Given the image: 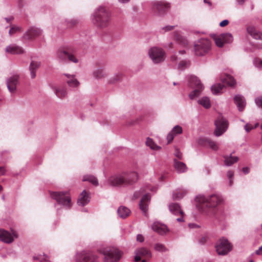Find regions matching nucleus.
Segmentation results:
<instances>
[{
  "mask_svg": "<svg viewBox=\"0 0 262 262\" xmlns=\"http://www.w3.org/2000/svg\"><path fill=\"white\" fill-rule=\"evenodd\" d=\"M64 75L67 78V83L70 87L73 88L78 87L80 83L76 78L75 75L64 74Z\"/></svg>",
  "mask_w": 262,
  "mask_h": 262,
  "instance_id": "obj_29",
  "label": "nucleus"
},
{
  "mask_svg": "<svg viewBox=\"0 0 262 262\" xmlns=\"http://www.w3.org/2000/svg\"><path fill=\"white\" fill-rule=\"evenodd\" d=\"M215 125L214 135L219 137L226 132L228 127V123L227 120L220 115L215 121Z\"/></svg>",
  "mask_w": 262,
  "mask_h": 262,
  "instance_id": "obj_13",
  "label": "nucleus"
},
{
  "mask_svg": "<svg viewBox=\"0 0 262 262\" xmlns=\"http://www.w3.org/2000/svg\"><path fill=\"white\" fill-rule=\"evenodd\" d=\"M228 24H229V20L227 19H225V20L222 21L220 23V26L221 27H223L227 26Z\"/></svg>",
  "mask_w": 262,
  "mask_h": 262,
  "instance_id": "obj_51",
  "label": "nucleus"
},
{
  "mask_svg": "<svg viewBox=\"0 0 262 262\" xmlns=\"http://www.w3.org/2000/svg\"><path fill=\"white\" fill-rule=\"evenodd\" d=\"M247 31L253 39L262 40V33L255 27L248 26L247 28Z\"/></svg>",
  "mask_w": 262,
  "mask_h": 262,
  "instance_id": "obj_23",
  "label": "nucleus"
},
{
  "mask_svg": "<svg viewBox=\"0 0 262 262\" xmlns=\"http://www.w3.org/2000/svg\"><path fill=\"white\" fill-rule=\"evenodd\" d=\"M174 155L178 159H182V154L180 152V151L177 148L175 149Z\"/></svg>",
  "mask_w": 262,
  "mask_h": 262,
  "instance_id": "obj_47",
  "label": "nucleus"
},
{
  "mask_svg": "<svg viewBox=\"0 0 262 262\" xmlns=\"http://www.w3.org/2000/svg\"><path fill=\"white\" fill-rule=\"evenodd\" d=\"M253 63L256 68H262V60L259 58H255L253 60Z\"/></svg>",
  "mask_w": 262,
  "mask_h": 262,
  "instance_id": "obj_45",
  "label": "nucleus"
},
{
  "mask_svg": "<svg viewBox=\"0 0 262 262\" xmlns=\"http://www.w3.org/2000/svg\"><path fill=\"white\" fill-rule=\"evenodd\" d=\"M213 39L219 47H223L224 43H230L233 41V37L230 33H224L219 35H214Z\"/></svg>",
  "mask_w": 262,
  "mask_h": 262,
  "instance_id": "obj_15",
  "label": "nucleus"
},
{
  "mask_svg": "<svg viewBox=\"0 0 262 262\" xmlns=\"http://www.w3.org/2000/svg\"><path fill=\"white\" fill-rule=\"evenodd\" d=\"M56 58L61 62H67L69 61L77 63L78 60L74 55L64 49H59L56 52Z\"/></svg>",
  "mask_w": 262,
  "mask_h": 262,
  "instance_id": "obj_14",
  "label": "nucleus"
},
{
  "mask_svg": "<svg viewBox=\"0 0 262 262\" xmlns=\"http://www.w3.org/2000/svg\"><path fill=\"white\" fill-rule=\"evenodd\" d=\"M170 7V4L164 1H156L152 4L151 11L155 15L164 16Z\"/></svg>",
  "mask_w": 262,
  "mask_h": 262,
  "instance_id": "obj_9",
  "label": "nucleus"
},
{
  "mask_svg": "<svg viewBox=\"0 0 262 262\" xmlns=\"http://www.w3.org/2000/svg\"><path fill=\"white\" fill-rule=\"evenodd\" d=\"M34 260H38L40 261L48 262V257L47 255L43 254V255L39 254L33 256Z\"/></svg>",
  "mask_w": 262,
  "mask_h": 262,
  "instance_id": "obj_43",
  "label": "nucleus"
},
{
  "mask_svg": "<svg viewBox=\"0 0 262 262\" xmlns=\"http://www.w3.org/2000/svg\"><path fill=\"white\" fill-rule=\"evenodd\" d=\"M174 167L178 173L184 172L187 170V167L185 163L182 162L178 161L176 159H174Z\"/></svg>",
  "mask_w": 262,
  "mask_h": 262,
  "instance_id": "obj_32",
  "label": "nucleus"
},
{
  "mask_svg": "<svg viewBox=\"0 0 262 262\" xmlns=\"http://www.w3.org/2000/svg\"><path fill=\"white\" fill-rule=\"evenodd\" d=\"M42 30L35 26L29 27L24 34L23 37L27 40H32L42 35Z\"/></svg>",
  "mask_w": 262,
  "mask_h": 262,
  "instance_id": "obj_17",
  "label": "nucleus"
},
{
  "mask_svg": "<svg viewBox=\"0 0 262 262\" xmlns=\"http://www.w3.org/2000/svg\"><path fill=\"white\" fill-rule=\"evenodd\" d=\"M117 213L120 217L125 219L130 214V210L126 207L121 206L118 208Z\"/></svg>",
  "mask_w": 262,
  "mask_h": 262,
  "instance_id": "obj_33",
  "label": "nucleus"
},
{
  "mask_svg": "<svg viewBox=\"0 0 262 262\" xmlns=\"http://www.w3.org/2000/svg\"><path fill=\"white\" fill-rule=\"evenodd\" d=\"M5 19L7 23H9L13 19V17H6Z\"/></svg>",
  "mask_w": 262,
  "mask_h": 262,
  "instance_id": "obj_61",
  "label": "nucleus"
},
{
  "mask_svg": "<svg viewBox=\"0 0 262 262\" xmlns=\"http://www.w3.org/2000/svg\"><path fill=\"white\" fill-rule=\"evenodd\" d=\"M145 191H146V190H142V189H141L139 192H136L134 193L135 198H136V199L138 198L141 194H142L144 192H145Z\"/></svg>",
  "mask_w": 262,
  "mask_h": 262,
  "instance_id": "obj_50",
  "label": "nucleus"
},
{
  "mask_svg": "<svg viewBox=\"0 0 262 262\" xmlns=\"http://www.w3.org/2000/svg\"><path fill=\"white\" fill-rule=\"evenodd\" d=\"M199 143L204 146H208L214 150H216L218 149V146L216 143L208 138H200L199 140Z\"/></svg>",
  "mask_w": 262,
  "mask_h": 262,
  "instance_id": "obj_26",
  "label": "nucleus"
},
{
  "mask_svg": "<svg viewBox=\"0 0 262 262\" xmlns=\"http://www.w3.org/2000/svg\"><path fill=\"white\" fill-rule=\"evenodd\" d=\"M239 5H243L247 0H236Z\"/></svg>",
  "mask_w": 262,
  "mask_h": 262,
  "instance_id": "obj_57",
  "label": "nucleus"
},
{
  "mask_svg": "<svg viewBox=\"0 0 262 262\" xmlns=\"http://www.w3.org/2000/svg\"><path fill=\"white\" fill-rule=\"evenodd\" d=\"M227 175L229 179H233V172L232 171H228Z\"/></svg>",
  "mask_w": 262,
  "mask_h": 262,
  "instance_id": "obj_53",
  "label": "nucleus"
},
{
  "mask_svg": "<svg viewBox=\"0 0 262 262\" xmlns=\"http://www.w3.org/2000/svg\"><path fill=\"white\" fill-rule=\"evenodd\" d=\"M51 197L56 201L57 204H55V207L57 210L59 208L57 205H59L67 208H70L72 205L71 199L70 194L68 191L65 192H50Z\"/></svg>",
  "mask_w": 262,
  "mask_h": 262,
  "instance_id": "obj_4",
  "label": "nucleus"
},
{
  "mask_svg": "<svg viewBox=\"0 0 262 262\" xmlns=\"http://www.w3.org/2000/svg\"><path fill=\"white\" fill-rule=\"evenodd\" d=\"M135 261L138 262L141 260L142 257L144 258H150L152 257L151 252L145 247H140L135 251Z\"/></svg>",
  "mask_w": 262,
  "mask_h": 262,
  "instance_id": "obj_19",
  "label": "nucleus"
},
{
  "mask_svg": "<svg viewBox=\"0 0 262 262\" xmlns=\"http://www.w3.org/2000/svg\"><path fill=\"white\" fill-rule=\"evenodd\" d=\"M40 62L37 61H32L29 66V71L30 72L31 77L32 79L36 77V71L37 69L40 67Z\"/></svg>",
  "mask_w": 262,
  "mask_h": 262,
  "instance_id": "obj_31",
  "label": "nucleus"
},
{
  "mask_svg": "<svg viewBox=\"0 0 262 262\" xmlns=\"http://www.w3.org/2000/svg\"><path fill=\"white\" fill-rule=\"evenodd\" d=\"M198 102L206 109L211 107L210 100L208 97H203L198 101Z\"/></svg>",
  "mask_w": 262,
  "mask_h": 262,
  "instance_id": "obj_36",
  "label": "nucleus"
},
{
  "mask_svg": "<svg viewBox=\"0 0 262 262\" xmlns=\"http://www.w3.org/2000/svg\"><path fill=\"white\" fill-rule=\"evenodd\" d=\"M144 240V238L142 234H138L137 236V241L139 242H143Z\"/></svg>",
  "mask_w": 262,
  "mask_h": 262,
  "instance_id": "obj_52",
  "label": "nucleus"
},
{
  "mask_svg": "<svg viewBox=\"0 0 262 262\" xmlns=\"http://www.w3.org/2000/svg\"><path fill=\"white\" fill-rule=\"evenodd\" d=\"M56 96L60 99L63 98L68 94L67 89L65 85L51 86Z\"/></svg>",
  "mask_w": 262,
  "mask_h": 262,
  "instance_id": "obj_22",
  "label": "nucleus"
},
{
  "mask_svg": "<svg viewBox=\"0 0 262 262\" xmlns=\"http://www.w3.org/2000/svg\"><path fill=\"white\" fill-rule=\"evenodd\" d=\"M146 145L153 150H159L161 149V147L155 144L153 140L149 137L146 139Z\"/></svg>",
  "mask_w": 262,
  "mask_h": 262,
  "instance_id": "obj_39",
  "label": "nucleus"
},
{
  "mask_svg": "<svg viewBox=\"0 0 262 262\" xmlns=\"http://www.w3.org/2000/svg\"><path fill=\"white\" fill-rule=\"evenodd\" d=\"M129 1L130 0H118V2L122 4H125L128 3Z\"/></svg>",
  "mask_w": 262,
  "mask_h": 262,
  "instance_id": "obj_60",
  "label": "nucleus"
},
{
  "mask_svg": "<svg viewBox=\"0 0 262 262\" xmlns=\"http://www.w3.org/2000/svg\"><path fill=\"white\" fill-rule=\"evenodd\" d=\"M147 189H150L151 191H156L157 188L155 187H150L149 186H146Z\"/></svg>",
  "mask_w": 262,
  "mask_h": 262,
  "instance_id": "obj_58",
  "label": "nucleus"
},
{
  "mask_svg": "<svg viewBox=\"0 0 262 262\" xmlns=\"http://www.w3.org/2000/svg\"><path fill=\"white\" fill-rule=\"evenodd\" d=\"M75 262H98V257L92 252L83 251L76 254Z\"/></svg>",
  "mask_w": 262,
  "mask_h": 262,
  "instance_id": "obj_11",
  "label": "nucleus"
},
{
  "mask_svg": "<svg viewBox=\"0 0 262 262\" xmlns=\"http://www.w3.org/2000/svg\"><path fill=\"white\" fill-rule=\"evenodd\" d=\"M5 51L11 54H20L24 52V49L21 47L15 44L10 45L6 47Z\"/></svg>",
  "mask_w": 262,
  "mask_h": 262,
  "instance_id": "obj_27",
  "label": "nucleus"
},
{
  "mask_svg": "<svg viewBox=\"0 0 262 262\" xmlns=\"http://www.w3.org/2000/svg\"><path fill=\"white\" fill-rule=\"evenodd\" d=\"M123 77V74L121 73L118 72L114 75V76L110 78L109 82L110 83H114L117 81H119L122 79Z\"/></svg>",
  "mask_w": 262,
  "mask_h": 262,
  "instance_id": "obj_40",
  "label": "nucleus"
},
{
  "mask_svg": "<svg viewBox=\"0 0 262 262\" xmlns=\"http://www.w3.org/2000/svg\"><path fill=\"white\" fill-rule=\"evenodd\" d=\"M187 191L184 189H180L173 192V198L174 200L181 199L187 193Z\"/></svg>",
  "mask_w": 262,
  "mask_h": 262,
  "instance_id": "obj_37",
  "label": "nucleus"
},
{
  "mask_svg": "<svg viewBox=\"0 0 262 262\" xmlns=\"http://www.w3.org/2000/svg\"><path fill=\"white\" fill-rule=\"evenodd\" d=\"M256 254L257 255L262 254V246H260L258 250H257L255 252Z\"/></svg>",
  "mask_w": 262,
  "mask_h": 262,
  "instance_id": "obj_55",
  "label": "nucleus"
},
{
  "mask_svg": "<svg viewBox=\"0 0 262 262\" xmlns=\"http://www.w3.org/2000/svg\"><path fill=\"white\" fill-rule=\"evenodd\" d=\"M19 76L17 74L13 75L6 79V84L9 91L11 93L16 92L17 86L19 84Z\"/></svg>",
  "mask_w": 262,
  "mask_h": 262,
  "instance_id": "obj_18",
  "label": "nucleus"
},
{
  "mask_svg": "<svg viewBox=\"0 0 262 262\" xmlns=\"http://www.w3.org/2000/svg\"><path fill=\"white\" fill-rule=\"evenodd\" d=\"M83 181H89L95 186L98 185V181L96 177L91 175H85L83 178Z\"/></svg>",
  "mask_w": 262,
  "mask_h": 262,
  "instance_id": "obj_38",
  "label": "nucleus"
},
{
  "mask_svg": "<svg viewBox=\"0 0 262 262\" xmlns=\"http://www.w3.org/2000/svg\"><path fill=\"white\" fill-rule=\"evenodd\" d=\"M204 2L205 3L208 4L209 6L211 5V3L210 2V1L209 0H204Z\"/></svg>",
  "mask_w": 262,
  "mask_h": 262,
  "instance_id": "obj_63",
  "label": "nucleus"
},
{
  "mask_svg": "<svg viewBox=\"0 0 262 262\" xmlns=\"http://www.w3.org/2000/svg\"><path fill=\"white\" fill-rule=\"evenodd\" d=\"M169 210L170 212L175 215H181L180 217L177 218L176 220L178 222H183V212L181 210L180 205L175 203H170L169 205Z\"/></svg>",
  "mask_w": 262,
  "mask_h": 262,
  "instance_id": "obj_20",
  "label": "nucleus"
},
{
  "mask_svg": "<svg viewBox=\"0 0 262 262\" xmlns=\"http://www.w3.org/2000/svg\"><path fill=\"white\" fill-rule=\"evenodd\" d=\"M174 28V26H167L162 28V30L164 32L168 31L173 29Z\"/></svg>",
  "mask_w": 262,
  "mask_h": 262,
  "instance_id": "obj_49",
  "label": "nucleus"
},
{
  "mask_svg": "<svg viewBox=\"0 0 262 262\" xmlns=\"http://www.w3.org/2000/svg\"><path fill=\"white\" fill-rule=\"evenodd\" d=\"M189 227L190 228H196V227H198L199 226H198L197 225H196L195 224H189Z\"/></svg>",
  "mask_w": 262,
  "mask_h": 262,
  "instance_id": "obj_59",
  "label": "nucleus"
},
{
  "mask_svg": "<svg viewBox=\"0 0 262 262\" xmlns=\"http://www.w3.org/2000/svg\"><path fill=\"white\" fill-rule=\"evenodd\" d=\"M6 172V170L4 167H0V177L4 175Z\"/></svg>",
  "mask_w": 262,
  "mask_h": 262,
  "instance_id": "obj_54",
  "label": "nucleus"
},
{
  "mask_svg": "<svg viewBox=\"0 0 262 262\" xmlns=\"http://www.w3.org/2000/svg\"><path fill=\"white\" fill-rule=\"evenodd\" d=\"M171 60L172 61H176L177 60V57L175 55H172L171 56Z\"/></svg>",
  "mask_w": 262,
  "mask_h": 262,
  "instance_id": "obj_62",
  "label": "nucleus"
},
{
  "mask_svg": "<svg viewBox=\"0 0 262 262\" xmlns=\"http://www.w3.org/2000/svg\"><path fill=\"white\" fill-rule=\"evenodd\" d=\"M148 54L152 61L155 64L159 63L164 59L165 52L160 48L152 47L148 50Z\"/></svg>",
  "mask_w": 262,
  "mask_h": 262,
  "instance_id": "obj_10",
  "label": "nucleus"
},
{
  "mask_svg": "<svg viewBox=\"0 0 262 262\" xmlns=\"http://www.w3.org/2000/svg\"><path fill=\"white\" fill-rule=\"evenodd\" d=\"M93 76L97 79H101L106 77L107 76V73L106 70L102 68H99L93 72Z\"/></svg>",
  "mask_w": 262,
  "mask_h": 262,
  "instance_id": "obj_34",
  "label": "nucleus"
},
{
  "mask_svg": "<svg viewBox=\"0 0 262 262\" xmlns=\"http://www.w3.org/2000/svg\"><path fill=\"white\" fill-rule=\"evenodd\" d=\"M234 102L239 111L242 112L244 110L246 104V100L244 96L241 95H236L234 97Z\"/></svg>",
  "mask_w": 262,
  "mask_h": 262,
  "instance_id": "obj_28",
  "label": "nucleus"
},
{
  "mask_svg": "<svg viewBox=\"0 0 262 262\" xmlns=\"http://www.w3.org/2000/svg\"><path fill=\"white\" fill-rule=\"evenodd\" d=\"M150 200V195L148 193H146L143 195L140 202V208L145 213L147 211L148 206Z\"/></svg>",
  "mask_w": 262,
  "mask_h": 262,
  "instance_id": "obj_25",
  "label": "nucleus"
},
{
  "mask_svg": "<svg viewBox=\"0 0 262 262\" xmlns=\"http://www.w3.org/2000/svg\"><path fill=\"white\" fill-rule=\"evenodd\" d=\"M221 80L223 83L215 84L211 88V91L214 95H217L222 93L225 84L232 86L235 83V81L233 77L229 75H224L222 76Z\"/></svg>",
  "mask_w": 262,
  "mask_h": 262,
  "instance_id": "obj_7",
  "label": "nucleus"
},
{
  "mask_svg": "<svg viewBox=\"0 0 262 262\" xmlns=\"http://www.w3.org/2000/svg\"><path fill=\"white\" fill-rule=\"evenodd\" d=\"M188 62L186 61H181L178 64V69L183 70L188 66Z\"/></svg>",
  "mask_w": 262,
  "mask_h": 262,
  "instance_id": "obj_46",
  "label": "nucleus"
},
{
  "mask_svg": "<svg viewBox=\"0 0 262 262\" xmlns=\"http://www.w3.org/2000/svg\"><path fill=\"white\" fill-rule=\"evenodd\" d=\"M196 201L203 210L215 208L220 206L223 202L221 196L217 194H212L208 196L204 195L198 196Z\"/></svg>",
  "mask_w": 262,
  "mask_h": 262,
  "instance_id": "obj_3",
  "label": "nucleus"
},
{
  "mask_svg": "<svg viewBox=\"0 0 262 262\" xmlns=\"http://www.w3.org/2000/svg\"><path fill=\"white\" fill-rule=\"evenodd\" d=\"M102 252L104 262H118L123 254L121 251L114 247L104 249Z\"/></svg>",
  "mask_w": 262,
  "mask_h": 262,
  "instance_id": "obj_8",
  "label": "nucleus"
},
{
  "mask_svg": "<svg viewBox=\"0 0 262 262\" xmlns=\"http://www.w3.org/2000/svg\"><path fill=\"white\" fill-rule=\"evenodd\" d=\"M215 248L219 255H224L231 250L232 245L226 238H222L217 242Z\"/></svg>",
  "mask_w": 262,
  "mask_h": 262,
  "instance_id": "obj_12",
  "label": "nucleus"
},
{
  "mask_svg": "<svg viewBox=\"0 0 262 262\" xmlns=\"http://www.w3.org/2000/svg\"><path fill=\"white\" fill-rule=\"evenodd\" d=\"M243 171L245 173L247 174L249 172L250 170L248 167H246L243 168Z\"/></svg>",
  "mask_w": 262,
  "mask_h": 262,
  "instance_id": "obj_56",
  "label": "nucleus"
},
{
  "mask_svg": "<svg viewBox=\"0 0 262 262\" xmlns=\"http://www.w3.org/2000/svg\"><path fill=\"white\" fill-rule=\"evenodd\" d=\"M138 174L135 171H124L110 176L108 184L112 186H128L135 183L138 180Z\"/></svg>",
  "mask_w": 262,
  "mask_h": 262,
  "instance_id": "obj_1",
  "label": "nucleus"
},
{
  "mask_svg": "<svg viewBox=\"0 0 262 262\" xmlns=\"http://www.w3.org/2000/svg\"><path fill=\"white\" fill-rule=\"evenodd\" d=\"M65 23H66L67 27L71 28L76 25L78 23V20L75 18L66 19Z\"/></svg>",
  "mask_w": 262,
  "mask_h": 262,
  "instance_id": "obj_42",
  "label": "nucleus"
},
{
  "mask_svg": "<svg viewBox=\"0 0 262 262\" xmlns=\"http://www.w3.org/2000/svg\"><path fill=\"white\" fill-rule=\"evenodd\" d=\"M182 128L181 126L177 125L174 126L167 136V143H170L173 140L174 136L182 134Z\"/></svg>",
  "mask_w": 262,
  "mask_h": 262,
  "instance_id": "obj_24",
  "label": "nucleus"
},
{
  "mask_svg": "<svg viewBox=\"0 0 262 262\" xmlns=\"http://www.w3.org/2000/svg\"><path fill=\"white\" fill-rule=\"evenodd\" d=\"M21 31L22 29L20 27L13 25L10 28L9 34L10 35H12L17 32H21Z\"/></svg>",
  "mask_w": 262,
  "mask_h": 262,
  "instance_id": "obj_44",
  "label": "nucleus"
},
{
  "mask_svg": "<svg viewBox=\"0 0 262 262\" xmlns=\"http://www.w3.org/2000/svg\"><path fill=\"white\" fill-rule=\"evenodd\" d=\"M244 128L248 133L251 130L254 129V127L251 124L247 123L244 126Z\"/></svg>",
  "mask_w": 262,
  "mask_h": 262,
  "instance_id": "obj_48",
  "label": "nucleus"
},
{
  "mask_svg": "<svg viewBox=\"0 0 262 262\" xmlns=\"http://www.w3.org/2000/svg\"><path fill=\"white\" fill-rule=\"evenodd\" d=\"M90 196L87 192L84 190L80 194L77 201V204L79 206H84L90 202Z\"/></svg>",
  "mask_w": 262,
  "mask_h": 262,
  "instance_id": "obj_30",
  "label": "nucleus"
},
{
  "mask_svg": "<svg viewBox=\"0 0 262 262\" xmlns=\"http://www.w3.org/2000/svg\"><path fill=\"white\" fill-rule=\"evenodd\" d=\"M151 228L154 231L161 235H165L169 231L166 225L159 222H154L151 225Z\"/></svg>",
  "mask_w": 262,
  "mask_h": 262,
  "instance_id": "obj_21",
  "label": "nucleus"
},
{
  "mask_svg": "<svg viewBox=\"0 0 262 262\" xmlns=\"http://www.w3.org/2000/svg\"><path fill=\"white\" fill-rule=\"evenodd\" d=\"M188 86L192 88H195L189 94L190 99H193L200 96L204 89L203 84L197 77L193 75H189L187 77Z\"/></svg>",
  "mask_w": 262,
  "mask_h": 262,
  "instance_id": "obj_5",
  "label": "nucleus"
},
{
  "mask_svg": "<svg viewBox=\"0 0 262 262\" xmlns=\"http://www.w3.org/2000/svg\"><path fill=\"white\" fill-rule=\"evenodd\" d=\"M224 163L227 166H231L234 163L238 160V158L236 156H232L231 154L230 156H225L224 157Z\"/></svg>",
  "mask_w": 262,
  "mask_h": 262,
  "instance_id": "obj_35",
  "label": "nucleus"
},
{
  "mask_svg": "<svg viewBox=\"0 0 262 262\" xmlns=\"http://www.w3.org/2000/svg\"><path fill=\"white\" fill-rule=\"evenodd\" d=\"M211 49L210 41L206 38H201L194 45V51L196 56H203L206 55Z\"/></svg>",
  "mask_w": 262,
  "mask_h": 262,
  "instance_id": "obj_6",
  "label": "nucleus"
},
{
  "mask_svg": "<svg viewBox=\"0 0 262 262\" xmlns=\"http://www.w3.org/2000/svg\"><path fill=\"white\" fill-rule=\"evenodd\" d=\"M111 18V13L107 9L103 6H99L93 13L92 22L97 28L105 29L110 25Z\"/></svg>",
  "mask_w": 262,
  "mask_h": 262,
  "instance_id": "obj_2",
  "label": "nucleus"
},
{
  "mask_svg": "<svg viewBox=\"0 0 262 262\" xmlns=\"http://www.w3.org/2000/svg\"><path fill=\"white\" fill-rule=\"evenodd\" d=\"M154 248L156 251L160 252H165L168 250L164 245L161 243L155 244L154 245Z\"/></svg>",
  "mask_w": 262,
  "mask_h": 262,
  "instance_id": "obj_41",
  "label": "nucleus"
},
{
  "mask_svg": "<svg viewBox=\"0 0 262 262\" xmlns=\"http://www.w3.org/2000/svg\"><path fill=\"white\" fill-rule=\"evenodd\" d=\"M150 258H144L143 260H142L141 262H147L148 259Z\"/></svg>",
  "mask_w": 262,
  "mask_h": 262,
  "instance_id": "obj_64",
  "label": "nucleus"
},
{
  "mask_svg": "<svg viewBox=\"0 0 262 262\" xmlns=\"http://www.w3.org/2000/svg\"><path fill=\"white\" fill-rule=\"evenodd\" d=\"M17 237V233L14 230H11V232H9L4 229H0V241L4 243L10 244Z\"/></svg>",
  "mask_w": 262,
  "mask_h": 262,
  "instance_id": "obj_16",
  "label": "nucleus"
}]
</instances>
